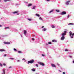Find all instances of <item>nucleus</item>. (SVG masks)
Segmentation results:
<instances>
[{
	"label": "nucleus",
	"mask_w": 74,
	"mask_h": 74,
	"mask_svg": "<svg viewBox=\"0 0 74 74\" xmlns=\"http://www.w3.org/2000/svg\"><path fill=\"white\" fill-rule=\"evenodd\" d=\"M48 44H51L52 43H51V42H49L48 43Z\"/></svg>",
	"instance_id": "obj_33"
},
{
	"label": "nucleus",
	"mask_w": 74,
	"mask_h": 74,
	"mask_svg": "<svg viewBox=\"0 0 74 74\" xmlns=\"http://www.w3.org/2000/svg\"><path fill=\"white\" fill-rule=\"evenodd\" d=\"M46 44V45H48V44Z\"/></svg>",
	"instance_id": "obj_52"
},
{
	"label": "nucleus",
	"mask_w": 74,
	"mask_h": 74,
	"mask_svg": "<svg viewBox=\"0 0 74 74\" xmlns=\"http://www.w3.org/2000/svg\"><path fill=\"white\" fill-rule=\"evenodd\" d=\"M47 1H50V0H46Z\"/></svg>",
	"instance_id": "obj_40"
},
{
	"label": "nucleus",
	"mask_w": 74,
	"mask_h": 74,
	"mask_svg": "<svg viewBox=\"0 0 74 74\" xmlns=\"http://www.w3.org/2000/svg\"><path fill=\"white\" fill-rule=\"evenodd\" d=\"M65 51L66 52L67 51H68V50H67V49H65Z\"/></svg>",
	"instance_id": "obj_37"
},
{
	"label": "nucleus",
	"mask_w": 74,
	"mask_h": 74,
	"mask_svg": "<svg viewBox=\"0 0 74 74\" xmlns=\"http://www.w3.org/2000/svg\"><path fill=\"white\" fill-rule=\"evenodd\" d=\"M21 37L22 38V35H21Z\"/></svg>",
	"instance_id": "obj_51"
},
{
	"label": "nucleus",
	"mask_w": 74,
	"mask_h": 74,
	"mask_svg": "<svg viewBox=\"0 0 74 74\" xmlns=\"http://www.w3.org/2000/svg\"><path fill=\"white\" fill-rule=\"evenodd\" d=\"M73 63H74V60H73Z\"/></svg>",
	"instance_id": "obj_45"
},
{
	"label": "nucleus",
	"mask_w": 74,
	"mask_h": 74,
	"mask_svg": "<svg viewBox=\"0 0 74 74\" xmlns=\"http://www.w3.org/2000/svg\"><path fill=\"white\" fill-rule=\"evenodd\" d=\"M36 67H38V64H36Z\"/></svg>",
	"instance_id": "obj_27"
},
{
	"label": "nucleus",
	"mask_w": 74,
	"mask_h": 74,
	"mask_svg": "<svg viewBox=\"0 0 74 74\" xmlns=\"http://www.w3.org/2000/svg\"><path fill=\"white\" fill-rule=\"evenodd\" d=\"M52 42H56V40H52Z\"/></svg>",
	"instance_id": "obj_28"
},
{
	"label": "nucleus",
	"mask_w": 74,
	"mask_h": 74,
	"mask_svg": "<svg viewBox=\"0 0 74 74\" xmlns=\"http://www.w3.org/2000/svg\"><path fill=\"white\" fill-rule=\"evenodd\" d=\"M5 69H3L2 70L3 72L2 73V74H5Z\"/></svg>",
	"instance_id": "obj_10"
},
{
	"label": "nucleus",
	"mask_w": 74,
	"mask_h": 74,
	"mask_svg": "<svg viewBox=\"0 0 74 74\" xmlns=\"http://www.w3.org/2000/svg\"><path fill=\"white\" fill-rule=\"evenodd\" d=\"M10 68H12V67H11V66H10V67L9 68V69H10Z\"/></svg>",
	"instance_id": "obj_42"
},
{
	"label": "nucleus",
	"mask_w": 74,
	"mask_h": 74,
	"mask_svg": "<svg viewBox=\"0 0 74 74\" xmlns=\"http://www.w3.org/2000/svg\"><path fill=\"white\" fill-rule=\"evenodd\" d=\"M35 15L36 16H38V17H39V16H40V15H39V14H36Z\"/></svg>",
	"instance_id": "obj_18"
},
{
	"label": "nucleus",
	"mask_w": 74,
	"mask_h": 74,
	"mask_svg": "<svg viewBox=\"0 0 74 74\" xmlns=\"http://www.w3.org/2000/svg\"><path fill=\"white\" fill-rule=\"evenodd\" d=\"M1 39V37H0V39Z\"/></svg>",
	"instance_id": "obj_54"
},
{
	"label": "nucleus",
	"mask_w": 74,
	"mask_h": 74,
	"mask_svg": "<svg viewBox=\"0 0 74 74\" xmlns=\"http://www.w3.org/2000/svg\"><path fill=\"white\" fill-rule=\"evenodd\" d=\"M63 74H65V72H63Z\"/></svg>",
	"instance_id": "obj_46"
},
{
	"label": "nucleus",
	"mask_w": 74,
	"mask_h": 74,
	"mask_svg": "<svg viewBox=\"0 0 74 74\" xmlns=\"http://www.w3.org/2000/svg\"><path fill=\"white\" fill-rule=\"evenodd\" d=\"M10 0H4L3 1L4 2H7V1H9Z\"/></svg>",
	"instance_id": "obj_17"
},
{
	"label": "nucleus",
	"mask_w": 74,
	"mask_h": 74,
	"mask_svg": "<svg viewBox=\"0 0 74 74\" xmlns=\"http://www.w3.org/2000/svg\"><path fill=\"white\" fill-rule=\"evenodd\" d=\"M44 26H42V28H44Z\"/></svg>",
	"instance_id": "obj_47"
},
{
	"label": "nucleus",
	"mask_w": 74,
	"mask_h": 74,
	"mask_svg": "<svg viewBox=\"0 0 74 74\" xmlns=\"http://www.w3.org/2000/svg\"><path fill=\"white\" fill-rule=\"evenodd\" d=\"M17 62H20V60H18L17 61Z\"/></svg>",
	"instance_id": "obj_41"
},
{
	"label": "nucleus",
	"mask_w": 74,
	"mask_h": 74,
	"mask_svg": "<svg viewBox=\"0 0 74 74\" xmlns=\"http://www.w3.org/2000/svg\"><path fill=\"white\" fill-rule=\"evenodd\" d=\"M2 27V26L1 25H0V27Z\"/></svg>",
	"instance_id": "obj_44"
},
{
	"label": "nucleus",
	"mask_w": 74,
	"mask_h": 74,
	"mask_svg": "<svg viewBox=\"0 0 74 74\" xmlns=\"http://www.w3.org/2000/svg\"><path fill=\"white\" fill-rule=\"evenodd\" d=\"M39 20H41L42 21H43V20L42 19V18L41 17H39Z\"/></svg>",
	"instance_id": "obj_19"
},
{
	"label": "nucleus",
	"mask_w": 74,
	"mask_h": 74,
	"mask_svg": "<svg viewBox=\"0 0 74 74\" xmlns=\"http://www.w3.org/2000/svg\"><path fill=\"white\" fill-rule=\"evenodd\" d=\"M32 40H34V39L33 38L32 39Z\"/></svg>",
	"instance_id": "obj_49"
},
{
	"label": "nucleus",
	"mask_w": 74,
	"mask_h": 74,
	"mask_svg": "<svg viewBox=\"0 0 74 74\" xmlns=\"http://www.w3.org/2000/svg\"><path fill=\"white\" fill-rule=\"evenodd\" d=\"M69 58H73V57H72V56H69Z\"/></svg>",
	"instance_id": "obj_29"
},
{
	"label": "nucleus",
	"mask_w": 74,
	"mask_h": 74,
	"mask_svg": "<svg viewBox=\"0 0 74 74\" xmlns=\"http://www.w3.org/2000/svg\"><path fill=\"white\" fill-rule=\"evenodd\" d=\"M9 29V27H5V29Z\"/></svg>",
	"instance_id": "obj_32"
},
{
	"label": "nucleus",
	"mask_w": 74,
	"mask_h": 74,
	"mask_svg": "<svg viewBox=\"0 0 74 74\" xmlns=\"http://www.w3.org/2000/svg\"><path fill=\"white\" fill-rule=\"evenodd\" d=\"M70 16V15H68L67 16V18H69V17Z\"/></svg>",
	"instance_id": "obj_39"
},
{
	"label": "nucleus",
	"mask_w": 74,
	"mask_h": 74,
	"mask_svg": "<svg viewBox=\"0 0 74 74\" xmlns=\"http://www.w3.org/2000/svg\"><path fill=\"white\" fill-rule=\"evenodd\" d=\"M66 18H64V20H66Z\"/></svg>",
	"instance_id": "obj_48"
},
{
	"label": "nucleus",
	"mask_w": 74,
	"mask_h": 74,
	"mask_svg": "<svg viewBox=\"0 0 74 74\" xmlns=\"http://www.w3.org/2000/svg\"><path fill=\"white\" fill-rule=\"evenodd\" d=\"M10 59H11V60H14V59L13 58H10Z\"/></svg>",
	"instance_id": "obj_25"
},
{
	"label": "nucleus",
	"mask_w": 74,
	"mask_h": 74,
	"mask_svg": "<svg viewBox=\"0 0 74 74\" xmlns=\"http://www.w3.org/2000/svg\"><path fill=\"white\" fill-rule=\"evenodd\" d=\"M3 43L5 44H10V42H4Z\"/></svg>",
	"instance_id": "obj_9"
},
{
	"label": "nucleus",
	"mask_w": 74,
	"mask_h": 74,
	"mask_svg": "<svg viewBox=\"0 0 74 74\" xmlns=\"http://www.w3.org/2000/svg\"><path fill=\"white\" fill-rule=\"evenodd\" d=\"M32 4L31 3L29 4L28 5V7H30V6H32Z\"/></svg>",
	"instance_id": "obj_15"
},
{
	"label": "nucleus",
	"mask_w": 74,
	"mask_h": 74,
	"mask_svg": "<svg viewBox=\"0 0 74 74\" xmlns=\"http://www.w3.org/2000/svg\"><path fill=\"white\" fill-rule=\"evenodd\" d=\"M69 36L71 38H73V36H74V33L72 34V32L70 31L69 32Z\"/></svg>",
	"instance_id": "obj_1"
},
{
	"label": "nucleus",
	"mask_w": 74,
	"mask_h": 74,
	"mask_svg": "<svg viewBox=\"0 0 74 74\" xmlns=\"http://www.w3.org/2000/svg\"><path fill=\"white\" fill-rule=\"evenodd\" d=\"M38 63L39 64H40V65H41L42 66H44V63H42V62H38Z\"/></svg>",
	"instance_id": "obj_5"
},
{
	"label": "nucleus",
	"mask_w": 74,
	"mask_h": 74,
	"mask_svg": "<svg viewBox=\"0 0 74 74\" xmlns=\"http://www.w3.org/2000/svg\"><path fill=\"white\" fill-rule=\"evenodd\" d=\"M53 11V10H51L50 11V12H49V13L51 14V12H52Z\"/></svg>",
	"instance_id": "obj_21"
},
{
	"label": "nucleus",
	"mask_w": 74,
	"mask_h": 74,
	"mask_svg": "<svg viewBox=\"0 0 74 74\" xmlns=\"http://www.w3.org/2000/svg\"><path fill=\"white\" fill-rule=\"evenodd\" d=\"M17 52L19 53H22V51H18Z\"/></svg>",
	"instance_id": "obj_20"
},
{
	"label": "nucleus",
	"mask_w": 74,
	"mask_h": 74,
	"mask_svg": "<svg viewBox=\"0 0 74 74\" xmlns=\"http://www.w3.org/2000/svg\"><path fill=\"white\" fill-rule=\"evenodd\" d=\"M56 12H60L59 10H56Z\"/></svg>",
	"instance_id": "obj_24"
},
{
	"label": "nucleus",
	"mask_w": 74,
	"mask_h": 74,
	"mask_svg": "<svg viewBox=\"0 0 74 74\" xmlns=\"http://www.w3.org/2000/svg\"><path fill=\"white\" fill-rule=\"evenodd\" d=\"M57 64L58 66H59V65H60L59 64Z\"/></svg>",
	"instance_id": "obj_43"
},
{
	"label": "nucleus",
	"mask_w": 74,
	"mask_h": 74,
	"mask_svg": "<svg viewBox=\"0 0 74 74\" xmlns=\"http://www.w3.org/2000/svg\"><path fill=\"white\" fill-rule=\"evenodd\" d=\"M24 34L26 36V37H27L26 36V34H27V31L25 30H24Z\"/></svg>",
	"instance_id": "obj_4"
},
{
	"label": "nucleus",
	"mask_w": 74,
	"mask_h": 74,
	"mask_svg": "<svg viewBox=\"0 0 74 74\" xmlns=\"http://www.w3.org/2000/svg\"><path fill=\"white\" fill-rule=\"evenodd\" d=\"M74 25V23H70L68 24L69 25Z\"/></svg>",
	"instance_id": "obj_22"
},
{
	"label": "nucleus",
	"mask_w": 74,
	"mask_h": 74,
	"mask_svg": "<svg viewBox=\"0 0 74 74\" xmlns=\"http://www.w3.org/2000/svg\"><path fill=\"white\" fill-rule=\"evenodd\" d=\"M34 62V60H32L28 62V64L29 63H33Z\"/></svg>",
	"instance_id": "obj_3"
},
{
	"label": "nucleus",
	"mask_w": 74,
	"mask_h": 74,
	"mask_svg": "<svg viewBox=\"0 0 74 74\" xmlns=\"http://www.w3.org/2000/svg\"><path fill=\"white\" fill-rule=\"evenodd\" d=\"M0 1H1V0H0Z\"/></svg>",
	"instance_id": "obj_55"
},
{
	"label": "nucleus",
	"mask_w": 74,
	"mask_h": 74,
	"mask_svg": "<svg viewBox=\"0 0 74 74\" xmlns=\"http://www.w3.org/2000/svg\"><path fill=\"white\" fill-rule=\"evenodd\" d=\"M6 56H7V55L6 54H4V55H3V56L4 57H5Z\"/></svg>",
	"instance_id": "obj_36"
},
{
	"label": "nucleus",
	"mask_w": 74,
	"mask_h": 74,
	"mask_svg": "<svg viewBox=\"0 0 74 74\" xmlns=\"http://www.w3.org/2000/svg\"><path fill=\"white\" fill-rule=\"evenodd\" d=\"M70 1H67L66 2V5H69V3H70Z\"/></svg>",
	"instance_id": "obj_8"
},
{
	"label": "nucleus",
	"mask_w": 74,
	"mask_h": 74,
	"mask_svg": "<svg viewBox=\"0 0 74 74\" xmlns=\"http://www.w3.org/2000/svg\"><path fill=\"white\" fill-rule=\"evenodd\" d=\"M36 74H37V73H36Z\"/></svg>",
	"instance_id": "obj_56"
},
{
	"label": "nucleus",
	"mask_w": 74,
	"mask_h": 74,
	"mask_svg": "<svg viewBox=\"0 0 74 74\" xmlns=\"http://www.w3.org/2000/svg\"><path fill=\"white\" fill-rule=\"evenodd\" d=\"M5 51L4 49H0V52H5Z\"/></svg>",
	"instance_id": "obj_12"
},
{
	"label": "nucleus",
	"mask_w": 74,
	"mask_h": 74,
	"mask_svg": "<svg viewBox=\"0 0 74 74\" xmlns=\"http://www.w3.org/2000/svg\"><path fill=\"white\" fill-rule=\"evenodd\" d=\"M47 30V28H44L42 29L43 32H45Z\"/></svg>",
	"instance_id": "obj_13"
},
{
	"label": "nucleus",
	"mask_w": 74,
	"mask_h": 74,
	"mask_svg": "<svg viewBox=\"0 0 74 74\" xmlns=\"http://www.w3.org/2000/svg\"><path fill=\"white\" fill-rule=\"evenodd\" d=\"M55 26L53 25L52 26V28H55Z\"/></svg>",
	"instance_id": "obj_35"
},
{
	"label": "nucleus",
	"mask_w": 74,
	"mask_h": 74,
	"mask_svg": "<svg viewBox=\"0 0 74 74\" xmlns=\"http://www.w3.org/2000/svg\"><path fill=\"white\" fill-rule=\"evenodd\" d=\"M3 65L4 66H6V64H5V63H3Z\"/></svg>",
	"instance_id": "obj_34"
},
{
	"label": "nucleus",
	"mask_w": 74,
	"mask_h": 74,
	"mask_svg": "<svg viewBox=\"0 0 74 74\" xmlns=\"http://www.w3.org/2000/svg\"><path fill=\"white\" fill-rule=\"evenodd\" d=\"M0 65L1 67H3V65L2 64L0 63Z\"/></svg>",
	"instance_id": "obj_31"
},
{
	"label": "nucleus",
	"mask_w": 74,
	"mask_h": 74,
	"mask_svg": "<svg viewBox=\"0 0 74 74\" xmlns=\"http://www.w3.org/2000/svg\"><path fill=\"white\" fill-rule=\"evenodd\" d=\"M64 38H65V37L62 36L61 38V40H64Z\"/></svg>",
	"instance_id": "obj_7"
},
{
	"label": "nucleus",
	"mask_w": 74,
	"mask_h": 74,
	"mask_svg": "<svg viewBox=\"0 0 74 74\" xmlns=\"http://www.w3.org/2000/svg\"><path fill=\"white\" fill-rule=\"evenodd\" d=\"M28 19L29 21H32V19L30 18H28Z\"/></svg>",
	"instance_id": "obj_26"
},
{
	"label": "nucleus",
	"mask_w": 74,
	"mask_h": 74,
	"mask_svg": "<svg viewBox=\"0 0 74 74\" xmlns=\"http://www.w3.org/2000/svg\"><path fill=\"white\" fill-rule=\"evenodd\" d=\"M51 65L53 67H56V66H55V65L54 64H51Z\"/></svg>",
	"instance_id": "obj_11"
},
{
	"label": "nucleus",
	"mask_w": 74,
	"mask_h": 74,
	"mask_svg": "<svg viewBox=\"0 0 74 74\" xmlns=\"http://www.w3.org/2000/svg\"><path fill=\"white\" fill-rule=\"evenodd\" d=\"M36 7V6H33V8H32V10H35Z\"/></svg>",
	"instance_id": "obj_14"
},
{
	"label": "nucleus",
	"mask_w": 74,
	"mask_h": 74,
	"mask_svg": "<svg viewBox=\"0 0 74 74\" xmlns=\"http://www.w3.org/2000/svg\"><path fill=\"white\" fill-rule=\"evenodd\" d=\"M18 12L16 11V12H13L12 13L14 14H16V13H18Z\"/></svg>",
	"instance_id": "obj_16"
},
{
	"label": "nucleus",
	"mask_w": 74,
	"mask_h": 74,
	"mask_svg": "<svg viewBox=\"0 0 74 74\" xmlns=\"http://www.w3.org/2000/svg\"><path fill=\"white\" fill-rule=\"evenodd\" d=\"M23 60H25V58H23Z\"/></svg>",
	"instance_id": "obj_50"
},
{
	"label": "nucleus",
	"mask_w": 74,
	"mask_h": 74,
	"mask_svg": "<svg viewBox=\"0 0 74 74\" xmlns=\"http://www.w3.org/2000/svg\"><path fill=\"white\" fill-rule=\"evenodd\" d=\"M16 5H19V4H17Z\"/></svg>",
	"instance_id": "obj_53"
},
{
	"label": "nucleus",
	"mask_w": 74,
	"mask_h": 74,
	"mask_svg": "<svg viewBox=\"0 0 74 74\" xmlns=\"http://www.w3.org/2000/svg\"><path fill=\"white\" fill-rule=\"evenodd\" d=\"M66 14V12L65 11L62 12V13H61V15H65Z\"/></svg>",
	"instance_id": "obj_6"
},
{
	"label": "nucleus",
	"mask_w": 74,
	"mask_h": 74,
	"mask_svg": "<svg viewBox=\"0 0 74 74\" xmlns=\"http://www.w3.org/2000/svg\"><path fill=\"white\" fill-rule=\"evenodd\" d=\"M66 33H67V31H65L64 32V33H62L61 35L62 36H64L66 35Z\"/></svg>",
	"instance_id": "obj_2"
},
{
	"label": "nucleus",
	"mask_w": 74,
	"mask_h": 74,
	"mask_svg": "<svg viewBox=\"0 0 74 74\" xmlns=\"http://www.w3.org/2000/svg\"><path fill=\"white\" fill-rule=\"evenodd\" d=\"M32 71H35V69H32Z\"/></svg>",
	"instance_id": "obj_23"
},
{
	"label": "nucleus",
	"mask_w": 74,
	"mask_h": 74,
	"mask_svg": "<svg viewBox=\"0 0 74 74\" xmlns=\"http://www.w3.org/2000/svg\"><path fill=\"white\" fill-rule=\"evenodd\" d=\"M42 56H45V55H44L43 54H42Z\"/></svg>",
	"instance_id": "obj_38"
},
{
	"label": "nucleus",
	"mask_w": 74,
	"mask_h": 74,
	"mask_svg": "<svg viewBox=\"0 0 74 74\" xmlns=\"http://www.w3.org/2000/svg\"><path fill=\"white\" fill-rule=\"evenodd\" d=\"M13 49H14V51H17V50L15 48H14Z\"/></svg>",
	"instance_id": "obj_30"
}]
</instances>
